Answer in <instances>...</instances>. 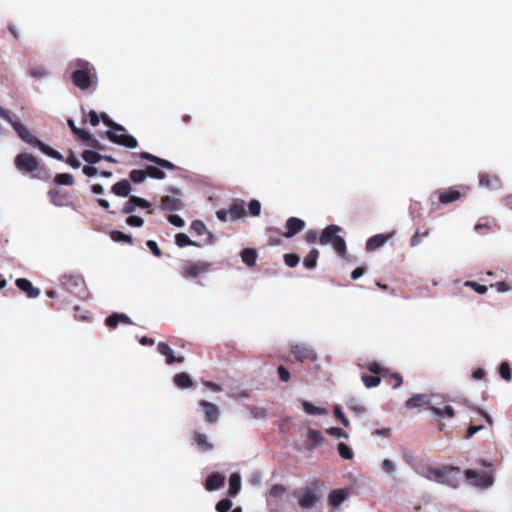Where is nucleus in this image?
<instances>
[{
    "instance_id": "nucleus-40",
    "label": "nucleus",
    "mask_w": 512,
    "mask_h": 512,
    "mask_svg": "<svg viewBox=\"0 0 512 512\" xmlns=\"http://www.w3.org/2000/svg\"><path fill=\"white\" fill-rule=\"evenodd\" d=\"M308 439L312 441V445L309 447L310 449L318 446L324 440L321 432L316 429H309L307 433Z\"/></svg>"
},
{
    "instance_id": "nucleus-57",
    "label": "nucleus",
    "mask_w": 512,
    "mask_h": 512,
    "mask_svg": "<svg viewBox=\"0 0 512 512\" xmlns=\"http://www.w3.org/2000/svg\"><path fill=\"white\" fill-rule=\"evenodd\" d=\"M465 286L473 288L478 294H485L487 292V287L484 285H481L474 281H466Z\"/></svg>"
},
{
    "instance_id": "nucleus-50",
    "label": "nucleus",
    "mask_w": 512,
    "mask_h": 512,
    "mask_svg": "<svg viewBox=\"0 0 512 512\" xmlns=\"http://www.w3.org/2000/svg\"><path fill=\"white\" fill-rule=\"evenodd\" d=\"M499 374L505 381H510L512 378L511 369L508 362H502L499 366Z\"/></svg>"
},
{
    "instance_id": "nucleus-45",
    "label": "nucleus",
    "mask_w": 512,
    "mask_h": 512,
    "mask_svg": "<svg viewBox=\"0 0 512 512\" xmlns=\"http://www.w3.org/2000/svg\"><path fill=\"white\" fill-rule=\"evenodd\" d=\"M101 119L106 126L110 127V130L113 129L121 132L126 131V129L122 125L114 122L106 113L101 114Z\"/></svg>"
},
{
    "instance_id": "nucleus-38",
    "label": "nucleus",
    "mask_w": 512,
    "mask_h": 512,
    "mask_svg": "<svg viewBox=\"0 0 512 512\" xmlns=\"http://www.w3.org/2000/svg\"><path fill=\"white\" fill-rule=\"evenodd\" d=\"M392 386V388H399L403 383L402 376L397 372H390L387 370V378H384Z\"/></svg>"
},
{
    "instance_id": "nucleus-30",
    "label": "nucleus",
    "mask_w": 512,
    "mask_h": 512,
    "mask_svg": "<svg viewBox=\"0 0 512 512\" xmlns=\"http://www.w3.org/2000/svg\"><path fill=\"white\" fill-rule=\"evenodd\" d=\"M173 380L175 385L181 389H187L193 386V381L190 375L186 372L176 374Z\"/></svg>"
},
{
    "instance_id": "nucleus-60",
    "label": "nucleus",
    "mask_w": 512,
    "mask_h": 512,
    "mask_svg": "<svg viewBox=\"0 0 512 512\" xmlns=\"http://www.w3.org/2000/svg\"><path fill=\"white\" fill-rule=\"evenodd\" d=\"M478 234L485 235L492 231V227L488 223H478L474 227Z\"/></svg>"
},
{
    "instance_id": "nucleus-39",
    "label": "nucleus",
    "mask_w": 512,
    "mask_h": 512,
    "mask_svg": "<svg viewBox=\"0 0 512 512\" xmlns=\"http://www.w3.org/2000/svg\"><path fill=\"white\" fill-rule=\"evenodd\" d=\"M429 409L437 416L443 417L444 415L452 418L455 416V412L452 406L446 405L443 409L435 407V406H429Z\"/></svg>"
},
{
    "instance_id": "nucleus-36",
    "label": "nucleus",
    "mask_w": 512,
    "mask_h": 512,
    "mask_svg": "<svg viewBox=\"0 0 512 512\" xmlns=\"http://www.w3.org/2000/svg\"><path fill=\"white\" fill-rule=\"evenodd\" d=\"M82 158L85 162L93 165L102 160V155L94 150H85L82 153Z\"/></svg>"
},
{
    "instance_id": "nucleus-51",
    "label": "nucleus",
    "mask_w": 512,
    "mask_h": 512,
    "mask_svg": "<svg viewBox=\"0 0 512 512\" xmlns=\"http://www.w3.org/2000/svg\"><path fill=\"white\" fill-rule=\"evenodd\" d=\"M48 194L50 196L51 202L54 205H56V206L64 205L63 196L59 190H57V189L50 190Z\"/></svg>"
},
{
    "instance_id": "nucleus-14",
    "label": "nucleus",
    "mask_w": 512,
    "mask_h": 512,
    "mask_svg": "<svg viewBox=\"0 0 512 512\" xmlns=\"http://www.w3.org/2000/svg\"><path fill=\"white\" fill-rule=\"evenodd\" d=\"M157 351L166 357V363L172 365L174 363H183V356H175L173 350L166 342H159L157 345Z\"/></svg>"
},
{
    "instance_id": "nucleus-6",
    "label": "nucleus",
    "mask_w": 512,
    "mask_h": 512,
    "mask_svg": "<svg viewBox=\"0 0 512 512\" xmlns=\"http://www.w3.org/2000/svg\"><path fill=\"white\" fill-rule=\"evenodd\" d=\"M465 477L469 484L481 489L489 488L494 482L491 472H478L473 469H467L465 471Z\"/></svg>"
},
{
    "instance_id": "nucleus-35",
    "label": "nucleus",
    "mask_w": 512,
    "mask_h": 512,
    "mask_svg": "<svg viewBox=\"0 0 512 512\" xmlns=\"http://www.w3.org/2000/svg\"><path fill=\"white\" fill-rule=\"evenodd\" d=\"M175 243L178 247H185V246H196L199 247L201 244L196 243L195 241H192L185 233H178L175 236Z\"/></svg>"
},
{
    "instance_id": "nucleus-26",
    "label": "nucleus",
    "mask_w": 512,
    "mask_h": 512,
    "mask_svg": "<svg viewBox=\"0 0 512 512\" xmlns=\"http://www.w3.org/2000/svg\"><path fill=\"white\" fill-rule=\"evenodd\" d=\"M461 193L453 188L439 192L438 199L442 204H449L460 199Z\"/></svg>"
},
{
    "instance_id": "nucleus-7",
    "label": "nucleus",
    "mask_w": 512,
    "mask_h": 512,
    "mask_svg": "<svg viewBox=\"0 0 512 512\" xmlns=\"http://www.w3.org/2000/svg\"><path fill=\"white\" fill-rule=\"evenodd\" d=\"M438 483L446 484L450 487L457 488L460 484V468L455 466H442L440 470Z\"/></svg>"
},
{
    "instance_id": "nucleus-13",
    "label": "nucleus",
    "mask_w": 512,
    "mask_h": 512,
    "mask_svg": "<svg viewBox=\"0 0 512 512\" xmlns=\"http://www.w3.org/2000/svg\"><path fill=\"white\" fill-rule=\"evenodd\" d=\"M190 230L195 233L197 236L207 235V238L204 240V245H209L214 243V235L212 232L208 231L206 225L201 220H194L191 223Z\"/></svg>"
},
{
    "instance_id": "nucleus-46",
    "label": "nucleus",
    "mask_w": 512,
    "mask_h": 512,
    "mask_svg": "<svg viewBox=\"0 0 512 512\" xmlns=\"http://www.w3.org/2000/svg\"><path fill=\"white\" fill-rule=\"evenodd\" d=\"M54 182L58 185H72L74 178L69 173H59L55 176Z\"/></svg>"
},
{
    "instance_id": "nucleus-11",
    "label": "nucleus",
    "mask_w": 512,
    "mask_h": 512,
    "mask_svg": "<svg viewBox=\"0 0 512 512\" xmlns=\"http://www.w3.org/2000/svg\"><path fill=\"white\" fill-rule=\"evenodd\" d=\"M199 405L202 408L205 415V419L208 423L213 424L218 421L220 411L217 405L206 400H201L199 402Z\"/></svg>"
},
{
    "instance_id": "nucleus-64",
    "label": "nucleus",
    "mask_w": 512,
    "mask_h": 512,
    "mask_svg": "<svg viewBox=\"0 0 512 512\" xmlns=\"http://www.w3.org/2000/svg\"><path fill=\"white\" fill-rule=\"evenodd\" d=\"M64 161L74 169H78L81 165L80 161L76 158L72 151H70V154L66 159H64Z\"/></svg>"
},
{
    "instance_id": "nucleus-17",
    "label": "nucleus",
    "mask_w": 512,
    "mask_h": 512,
    "mask_svg": "<svg viewBox=\"0 0 512 512\" xmlns=\"http://www.w3.org/2000/svg\"><path fill=\"white\" fill-rule=\"evenodd\" d=\"M140 158L144 159V160H147V161H150L152 163H155L159 167L165 168V169H168V170H175L177 168L176 165H174L172 162H170V161H168L166 159L160 158L158 156H155V155H153V154H151L149 152H141L140 153Z\"/></svg>"
},
{
    "instance_id": "nucleus-62",
    "label": "nucleus",
    "mask_w": 512,
    "mask_h": 512,
    "mask_svg": "<svg viewBox=\"0 0 512 512\" xmlns=\"http://www.w3.org/2000/svg\"><path fill=\"white\" fill-rule=\"evenodd\" d=\"M73 134L76 135L77 138L83 142L87 143L88 141L91 140L90 133L85 129L78 128Z\"/></svg>"
},
{
    "instance_id": "nucleus-42",
    "label": "nucleus",
    "mask_w": 512,
    "mask_h": 512,
    "mask_svg": "<svg viewBox=\"0 0 512 512\" xmlns=\"http://www.w3.org/2000/svg\"><path fill=\"white\" fill-rule=\"evenodd\" d=\"M361 379L366 388H374V387H377L381 383L382 377L379 375L369 376V375L363 374Z\"/></svg>"
},
{
    "instance_id": "nucleus-19",
    "label": "nucleus",
    "mask_w": 512,
    "mask_h": 512,
    "mask_svg": "<svg viewBox=\"0 0 512 512\" xmlns=\"http://www.w3.org/2000/svg\"><path fill=\"white\" fill-rule=\"evenodd\" d=\"M183 203L181 199L171 196H163L161 198V204L160 207L162 210L165 211H176L181 210L183 208Z\"/></svg>"
},
{
    "instance_id": "nucleus-53",
    "label": "nucleus",
    "mask_w": 512,
    "mask_h": 512,
    "mask_svg": "<svg viewBox=\"0 0 512 512\" xmlns=\"http://www.w3.org/2000/svg\"><path fill=\"white\" fill-rule=\"evenodd\" d=\"M248 210L252 216H259L261 212V203L256 199L251 200L248 204Z\"/></svg>"
},
{
    "instance_id": "nucleus-52",
    "label": "nucleus",
    "mask_w": 512,
    "mask_h": 512,
    "mask_svg": "<svg viewBox=\"0 0 512 512\" xmlns=\"http://www.w3.org/2000/svg\"><path fill=\"white\" fill-rule=\"evenodd\" d=\"M300 257L294 253H287L284 255V262L288 267L294 268L299 264Z\"/></svg>"
},
{
    "instance_id": "nucleus-9",
    "label": "nucleus",
    "mask_w": 512,
    "mask_h": 512,
    "mask_svg": "<svg viewBox=\"0 0 512 512\" xmlns=\"http://www.w3.org/2000/svg\"><path fill=\"white\" fill-rule=\"evenodd\" d=\"M291 354L294 356L296 361L305 362L311 361L314 362L317 359L316 353L308 346L304 344H295L290 348Z\"/></svg>"
},
{
    "instance_id": "nucleus-3",
    "label": "nucleus",
    "mask_w": 512,
    "mask_h": 512,
    "mask_svg": "<svg viewBox=\"0 0 512 512\" xmlns=\"http://www.w3.org/2000/svg\"><path fill=\"white\" fill-rule=\"evenodd\" d=\"M341 231V227L337 225H328L323 229L321 235L319 236V243L321 245L331 244L335 250V252L342 258L345 257L347 246L345 240L338 235Z\"/></svg>"
},
{
    "instance_id": "nucleus-18",
    "label": "nucleus",
    "mask_w": 512,
    "mask_h": 512,
    "mask_svg": "<svg viewBox=\"0 0 512 512\" xmlns=\"http://www.w3.org/2000/svg\"><path fill=\"white\" fill-rule=\"evenodd\" d=\"M224 482L225 477L222 474H220L219 472H213L207 477L205 482V488L208 491H215L220 489L224 485Z\"/></svg>"
},
{
    "instance_id": "nucleus-48",
    "label": "nucleus",
    "mask_w": 512,
    "mask_h": 512,
    "mask_svg": "<svg viewBox=\"0 0 512 512\" xmlns=\"http://www.w3.org/2000/svg\"><path fill=\"white\" fill-rule=\"evenodd\" d=\"M132 201L136 203L137 207L147 209L149 214H153L154 209L149 201L138 196H132Z\"/></svg>"
},
{
    "instance_id": "nucleus-12",
    "label": "nucleus",
    "mask_w": 512,
    "mask_h": 512,
    "mask_svg": "<svg viewBox=\"0 0 512 512\" xmlns=\"http://www.w3.org/2000/svg\"><path fill=\"white\" fill-rule=\"evenodd\" d=\"M62 286L73 293H76L79 288L84 284V281L79 275L65 274L60 279Z\"/></svg>"
},
{
    "instance_id": "nucleus-25",
    "label": "nucleus",
    "mask_w": 512,
    "mask_h": 512,
    "mask_svg": "<svg viewBox=\"0 0 512 512\" xmlns=\"http://www.w3.org/2000/svg\"><path fill=\"white\" fill-rule=\"evenodd\" d=\"M131 190H132V188H131L130 182L126 179L116 182L111 187V192L119 197L129 196Z\"/></svg>"
},
{
    "instance_id": "nucleus-20",
    "label": "nucleus",
    "mask_w": 512,
    "mask_h": 512,
    "mask_svg": "<svg viewBox=\"0 0 512 512\" xmlns=\"http://www.w3.org/2000/svg\"><path fill=\"white\" fill-rule=\"evenodd\" d=\"M391 236L392 234H376L370 237L366 242V250L369 252L377 250L378 248L382 247Z\"/></svg>"
},
{
    "instance_id": "nucleus-24",
    "label": "nucleus",
    "mask_w": 512,
    "mask_h": 512,
    "mask_svg": "<svg viewBox=\"0 0 512 512\" xmlns=\"http://www.w3.org/2000/svg\"><path fill=\"white\" fill-rule=\"evenodd\" d=\"M193 441L202 452L211 451L214 448L213 444L208 441L207 436L201 432L194 431Z\"/></svg>"
},
{
    "instance_id": "nucleus-5",
    "label": "nucleus",
    "mask_w": 512,
    "mask_h": 512,
    "mask_svg": "<svg viewBox=\"0 0 512 512\" xmlns=\"http://www.w3.org/2000/svg\"><path fill=\"white\" fill-rule=\"evenodd\" d=\"M209 267L210 264L205 261L186 260L181 265L180 273L184 278L192 279L206 273Z\"/></svg>"
},
{
    "instance_id": "nucleus-28",
    "label": "nucleus",
    "mask_w": 512,
    "mask_h": 512,
    "mask_svg": "<svg viewBox=\"0 0 512 512\" xmlns=\"http://www.w3.org/2000/svg\"><path fill=\"white\" fill-rule=\"evenodd\" d=\"M317 502V497L311 491H305L299 496L298 503L304 509L312 508Z\"/></svg>"
},
{
    "instance_id": "nucleus-15",
    "label": "nucleus",
    "mask_w": 512,
    "mask_h": 512,
    "mask_svg": "<svg viewBox=\"0 0 512 512\" xmlns=\"http://www.w3.org/2000/svg\"><path fill=\"white\" fill-rule=\"evenodd\" d=\"M440 470H441V467H433L430 465H419L415 468V471L417 472V474H419L420 476H422L428 480L435 481V482H438L439 476H441Z\"/></svg>"
},
{
    "instance_id": "nucleus-22",
    "label": "nucleus",
    "mask_w": 512,
    "mask_h": 512,
    "mask_svg": "<svg viewBox=\"0 0 512 512\" xmlns=\"http://www.w3.org/2000/svg\"><path fill=\"white\" fill-rule=\"evenodd\" d=\"M501 182L497 175H490L487 173L479 174V185L488 189H496L500 186Z\"/></svg>"
},
{
    "instance_id": "nucleus-58",
    "label": "nucleus",
    "mask_w": 512,
    "mask_h": 512,
    "mask_svg": "<svg viewBox=\"0 0 512 512\" xmlns=\"http://www.w3.org/2000/svg\"><path fill=\"white\" fill-rule=\"evenodd\" d=\"M136 203L132 201V196L124 203L122 208V213L124 214H132L136 210Z\"/></svg>"
},
{
    "instance_id": "nucleus-54",
    "label": "nucleus",
    "mask_w": 512,
    "mask_h": 512,
    "mask_svg": "<svg viewBox=\"0 0 512 512\" xmlns=\"http://www.w3.org/2000/svg\"><path fill=\"white\" fill-rule=\"evenodd\" d=\"M286 493V488L281 484H275L270 488L269 495L277 498Z\"/></svg>"
},
{
    "instance_id": "nucleus-37",
    "label": "nucleus",
    "mask_w": 512,
    "mask_h": 512,
    "mask_svg": "<svg viewBox=\"0 0 512 512\" xmlns=\"http://www.w3.org/2000/svg\"><path fill=\"white\" fill-rule=\"evenodd\" d=\"M110 238L114 241V242H123V243H126V244H132L133 243V238L128 235V234H125L121 231H118V230H113L110 232Z\"/></svg>"
},
{
    "instance_id": "nucleus-33",
    "label": "nucleus",
    "mask_w": 512,
    "mask_h": 512,
    "mask_svg": "<svg viewBox=\"0 0 512 512\" xmlns=\"http://www.w3.org/2000/svg\"><path fill=\"white\" fill-rule=\"evenodd\" d=\"M365 368L375 374V375H379L381 376L382 378H387V370L388 369H385L383 368L378 362L376 361H373V362H369L365 365Z\"/></svg>"
},
{
    "instance_id": "nucleus-41",
    "label": "nucleus",
    "mask_w": 512,
    "mask_h": 512,
    "mask_svg": "<svg viewBox=\"0 0 512 512\" xmlns=\"http://www.w3.org/2000/svg\"><path fill=\"white\" fill-rule=\"evenodd\" d=\"M38 148L43 152L45 153L46 155L56 159V160H59V161H64V157L63 155L58 152L57 150L49 147L48 145H46L45 143L41 142V144L38 146Z\"/></svg>"
},
{
    "instance_id": "nucleus-44",
    "label": "nucleus",
    "mask_w": 512,
    "mask_h": 512,
    "mask_svg": "<svg viewBox=\"0 0 512 512\" xmlns=\"http://www.w3.org/2000/svg\"><path fill=\"white\" fill-rule=\"evenodd\" d=\"M302 406L304 411L310 415H321L326 413V410L324 408L314 406L308 401H303Z\"/></svg>"
},
{
    "instance_id": "nucleus-16",
    "label": "nucleus",
    "mask_w": 512,
    "mask_h": 512,
    "mask_svg": "<svg viewBox=\"0 0 512 512\" xmlns=\"http://www.w3.org/2000/svg\"><path fill=\"white\" fill-rule=\"evenodd\" d=\"M16 286L19 290L24 292L28 298H36L40 294V290L32 285V283L26 278H18L15 281Z\"/></svg>"
},
{
    "instance_id": "nucleus-4",
    "label": "nucleus",
    "mask_w": 512,
    "mask_h": 512,
    "mask_svg": "<svg viewBox=\"0 0 512 512\" xmlns=\"http://www.w3.org/2000/svg\"><path fill=\"white\" fill-rule=\"evenodd\" d=\"M0 117L8 121L12 125L18 136L27 144L37 148L41 144L42 141L35 137L24 124L17 120H14L11 117L10 113L1 106Z\"/></svg>"
},
{
    "instance_id": "nucleus-23",
    "label": "nucleus",
    "mask_w": 512,
    "mask_h": 512,
    "mask_svg": "<svg viewBox=\"0 0 512 512\" xmlns=\"http://www.w3.org/2000/svg\"><path fill=\"white\" fill-rule=\"evenodd\" d=\"M429 404L430 399L427 395L415 394L406 401L405 406L408 409H414L422 406H428Z\"/></svg>"
},
{
    "instance_id": "nucleus-8",
    "label": "nucleus",
    "mask_w": 512,
    "mask_h": 512,
    "mask_svg": "<svg viewBox=\"0 0 512 512\" xmlns=\"http://www.w3.org/2000/svg\"><path fill=\"white\" fill-rule=\"evenodd\" d=\"M106 137L113 143L127 147V148H136L138 146V142L136 138L132 135H129L125 132L116 131V130H108L106 131Z\"/></svg>"
},
{
    "instance_id": "nucleus-43",
    "label": "nucleus",
    "mask_w": 512,
    "mask_h": 512,
    "mask_svg": "<svg viewBox=\"0 0 512 512\" xmlns=\"http://www.w3.org/2000/svg\"><path fill=\"white\" fill-rule=\"evenodd\" d=\"M145 172H146V176H149L151 178L158 179V180H162L166 177L165 172L155 166H147L145 169Z\"/></svg>"
},
{
    "instance_id": "nucleus-63",
    "label": "nucleus",
    "mask_w": 512,
    "mask_h": 512,
    "mask_svg": "<svg viewBox=\"0 0 512 512\" xmlns=\"http://www.w3.org/2000/svg\"><path fill=\"white\" fill-rule=\"evenodd\" d=\"M119 323L118 313L111 314L105 320V324L111 329L116 328Z\"/></svg>"
},
{
    "instance_id": "nucleus-56",
    "label": "nucleus",
    "mask_w": 512,
    "mask_h": 512,
    "mask_svg": "<svg viewBox=\"0 0 512 512\" xmlns=\"http://www.w3.org/2000/svg\"><path fill=\"white\" fill-rule=\"evenodd\" d=\"M126 223L129 225V226H133V227H142L143 224H144V220L143 218L139 217V216H135V215H129L127 218H126Z\"/></svg>"
},
{
    "instance_id": "nucleus-47",
    "label": "nucleus",
    "mask_w": 512,
    "mask_h": 512,
    "mask_svg": "<svg viewBox=\"0 0 512 512\" xmlns=\"http://www.w3.org/2000/svg\"><path fill=\"white\" fill-rule=\"evenodd\" d=\"M146 177L147 176L145 170L134 169L129 173V178L131 179V181L137 184L142 183L146 179Z\"/></svg>"
},
{
    "instance_id": "nucleus-29",
    "label": "nucleus",
    "mask_w": 512,
    "mask_h": 512,
    "mask_svg": "<svg viewBox=\"0 0 512 512\" xmlns=\"http://www.w3.org/2000/svg\"><path fill=\"white\" fill-rule=\"evenodd\" d=\"M258 254L254 248H245L241 251V259L248 267H254Z\"/></svg>"
},
{
    "instance_id": "nucleus-27",
    "label": "nucleus",
    "mask_w": 512,
    "mask_h": 512,
    "mask_svg": "<svg viewBox=\"0 0 512 512\" xmlns=\"http://www.w3.org/2000/svg\"><path fill=\"white\" fill-rule=\"evenodd\" d=\"M348 496V493L343 489L332 490L328 496L329 505L337 508Z\"/></svg>"
},
{
    "instance_id": "nucleus-61",
    "label": "nucleus",
    "mask_w": 512,
    "mask_h": 512,
    "mask_svg": "<svg viewBox=\"0 0 512 512\" xmlns=\"http://www.w3.org/2000/svg\"><path fill=\"white\" fill-rule=\"evenodd\" d=\"M146 245L154 256H156V257L162 256V251L160 250L158 244L155 241L148 240Z\"/></svg>"
},
{
    "instance_id": "nucleus-34",
    "label": "nucleus",
    "mask_w": 512,
    "mask_h": 512,
    "mask_svg": "<svg viewBox=\"0 0 512 512\" xmlns=\"http://www.w3.org/2000/svg\"><path fill=\"white\" fill-rule=\"evenodd\" d=\"M431 230L429 228L424 229L421 231L420 229H417L415 233L410 238V246L416 247L421 244L423 237H428L430 235Z\"/></svg>"
},
{
    "instance_id": "nucleus-32",
    "label": "nucleus",
    "mask_w": 512,
    "mask_h": 512,
    "mask_svg": "<svg viewBox=\"0 0 512 512\" xmlns=\"http://www.w3.org/2000/svg\"><path fill=\"white\" fill-rule=\"evenodd\" d=\"M318 257L319 251L316 248H313L303 260L304 267L307 269H314L317 265Z\"/></svg>"
},
{
    "instance_id": "nucleus-49",
    "label": "nucleus",
    "mask_w": 512,
    "mask_h": 512,
    "mask_svg": "<svg viewBox=\"0 0 512 512\" xmlns=\"http://www.w3.org/2000/svg\"><path fill=\"white\" fill-rule=\"evenodd\" d=\"M338 452L339 455L346 460H351L354 456L350 447L342 442L338 444Z\"/></svg>"
},
{
    "instance_id": "nucleus-2",
    "label": "nucleus",
    "mask_w": 512,
    "mask_h": 512,
    "mask_svg": "<svg viewBox=\"0 0 512 512\" xmlns=\"http://www.w3.org/2000/svg\"><path fill=\"white\" fill-rule=\"evenodd\" d=\"M16 168L24 174H30L33 178L47 180L48 172L44 166L40 164L38 159L30 153H20L14 160Z\"/></svg>"
},
{
    "instance_id": "nucleus-1",
    "label": "nucleus",
    "mask_w": 512,
    "mask_h": 512,
    "mask_svg": "<svg viewBox=\"0 0 512 512\" xmlns=\"http://www.w3.org/2000/svg\"><path fill=\"white\" fill-rule=\"evenodd\" d=\"M71 66L74 67L71 79L77 88L87 90L97 81L96 69L90 62L77 59L71 63Z\"/></svg>"
},
{
    "instance_id": "nucleus-21",
    "label": "nucleus",
    "mask_w": 512,
    "mask_h": 512,
    "mask_svg": "<svg viewBox=\"0 0 512 512\" xmlns=\"http://www.w3.org/2000/svg\"><path fill=\"white\" fill-rule=\"evenodd\" d=\"M230 220L236 221L246 215L245 203L243 200H234L229 207Z\"/></svg>"
},
{
    "instance_id": "nucleus-31",
    "label": "nucleus",
    "mask_w": 512,
    "mask_h": 512,
    "mask_svg": "<svg viewBox=\"0 0 512 512\" xmlns=\"http://www.w3.org/2000/svg\"><path fill=\"white\" fill-rule=\"evenodd\" d=\"M241 490V477L238 473H233L229 479L228 495L230 497L236 496Z\"/></svg>"
},
{
    "instance_id": "nucleus-10",
    "label": "nucleus",
    "mask_w": 512,
    "mask_h": 512,
    "mask_svg": "<svg viewBox=\"0 0 512 512\" xmlns=\"http://www.w3.org/2000/svg\"><path fill=\"white\" fill-rule=\"evenodd\" d=\"M285 226L286 231L282 234L283 237L292 238L305 228V221L297 217H290L287 219Z\"/></svg>"
},
{
    "instance_id": "nucleus-59",
    "label": "nucleus",
    "mask_w": 512,
    "mask_h": 512,
    "mask_svg": "<svg viewBox=\"0 0 512 512\" xmlns=\"http://www.w3.org/2000/svg\"><path fill=\"white\" fill-rule=\"evenodd\" d=\"M326 432H327L329 435H331V436H333V437H336V438H340V437L347 438V437H348L347 433H346L343 429H341V428H339V427H331V428H328V429L326 430Z\"/></svg>"
},
{
    "instance_id": "nucleus-55",
    "label": "nucleus",
    "mask_w": 512,
    "mask_h": 512,
    "mask_svg": "<svg viewBox=\"0 0 512 512\" xmlns=\"http://www.w3.org/2000/svg\"><path fill=\"white\" fill-rule=\"evenodd\" d=\"M232 507V502L229 499H222L216 504L217 512H228Z\"/></svg>"
}]
</instances>
